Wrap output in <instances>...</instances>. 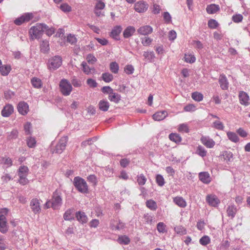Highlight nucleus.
<instances>
[{
	"mask_svg": "<svg viewBox=\"0 0 250 250\" xmlns=\"http://www.w3.org/2000/svg\"><path fill=\"white\" fill-rule=\"evenodd\" d=\"M62 203V200L61 194L56 190L53 193L52 198L45 203V206L47 208H52L53 209H58L61 207Z\"/></svg>",
	"mask_w": 250,
	"mask_h": 250,
	"instance_id": "1",
	"label": "nucleus"
},
{
	"mask_svg": "<svg viewBox=\"0 0 250 250\" xmlns=\"http://www.w3.org/2000/svg\"><path fill=\"white\" fill-rule=\"evenodd\" d=\"M45 27L44 23H36L35 26H32L29 31L30 38L32 40L40 39L43 33V28Z\"/></svg>",
	"mask_w": 250,
	"mask_h": 250,
	"instance_id": "2",
	"label": "nucleus"
},
{
	"mask_svg": "<svg viewBox=\"0 0 250 250\" xmlns=\"http://www.w3.org/2000/svg\"><path fill=\"white\" fill-rule=\"evenodd\" d=\"M74 185L78 190L83 193L88 192V186L86 181L82 178L76 177L74 179Z\"/></svg>",
	"mask_w": 250,
	"mask_h": 250,
	"instance_id": "3",
	"label": "nucleus"
},
{
	"mask_svg": "<svg viewBox=\"0 0 250 250\" xmlns=\"http://www.w3.org/2000/svg\"><path fill=\"white\" fill-rule=\"evenodd\" d=\"M28 168L26 166H21L18 169L19 182L22 185H25L28 183L27 176L28 173Z\"/></svg>",
	"mask_w": 250,
	"mask_h": 250,
	"instance_id": "4",
	"label": "nucleus"
},
{
	"mask_svg": "<svg viewBox=\"0 0 250 250\" xmlns=\"http://www.w3.org/2000/svg\"><path fill=\"white\" fill-rule=\"evenodd\" d=\"M60 90L64 96H68L72 90L71 84L66 80H62L60 83Z\"/></svg>",
	"mask_w": 250,
	"mask_h": 250,
	"instance_id": "5",
	"label": "nucleus"
},
{
	"mask_svg": "<svg viewBox=\"0 0 250 250\" xmlns=\"http://www.w3.org/2000/svg\"><path fill=\"white\" fill-rule=\"evenodd\" d=\"M62 64V59L60 56H55L48 61V67L51 71L58 68Z\"/></svg>",
	"mask_w": 250,
	"mask_h": 250,
	"instance_id": "6",
	"label": "nucleus"
},
{
	"mask_svg": "<svg viewBox=\"0 0 250 250\" xmlns=\"http://www.w3.org/2000/svg\"><path fill=\"white\" fill-rule=\"evenodd\" d=\"M68 141L67 136H64L60 140L59 143L56 146L55 149L53 150V153L61 154L65 149L66 143Z\"/></svg>",
	"mask_w": 250,
	"mask_h": 250,
	"instance_id": "7",
	"label": "nucleus"
},
{
	"mask_svg": "<svg viewBox=\"0 0 250 250\" xmlns=\"http://www.w3.org/2000/svg\"><path fill=\"white\" fill-rule=\"evenodd\" d=\"M148 8V4L146 1L141 0L135 3L134 4V9L138 13L145 12Z\"/></svg>",
	"mask_w": 250,
	"mask_h": 250,
	"instance_id": "8",
	"label": "nucleus"
},
{
	"mask_svg": "<svg viewBox=\"0 0 250 250\" xmlns=\"http://www.w3.org/2000/svg\"><path fill=\"white\" fill-rule=\"evenodd\" d=\"M33 17L32 13H27L16 19L14 21V23L17 25H20L24 22L29 21Z\"/></svg>",
	"mask_w": 250,
	"mask_h": 250,
	"instance_id": "9",
	"label": "nucleus"
},
{
	"mask_svg": "<svg viewBox=\"0 0 250 250\" xmlns=\"http://www.w3.org/2000/svg\"><path fill=\"white\" fill-rule=\"evenodd\" d=\"M206 201L209 205L216 207L220 204V200L214 194H208L206 196Z\"/></svg>",
	"mask_w": 250,
	"mask_h": 250,
	"instance_id": "10",
	"label": "nucleus"
},
{
	"mask_svg": "<svg viewBox=\"0 0 250 250\" xmlns=\"http://www.w3.org/2000/svg\"><path fill=\"white\" fill-rule=\"evenodd\" d=\"M238 97L241 104L246 106L250 104V98L246 92L243 91L239 92Z\"/></svg>",
	"mask_w": 250,
	"mask_h": 250,
	"instance_id": "11",
	"label": "nucleus"
},
{
	"mask_svg": "<svg viewBox=\"0 0 250 250\" xmlns=\"http://www.w3.org/2000/svg\"><path fill=\"white\" fill-rule=\"evenodd\" d=\"M218 82L222 90H227L228 89L229 83L226 76L224 74H222L220 75Z\"/></svg>",
	"mask_w": 250,
	"mask_h": 250,
	"instance_id": "12",
	"label": "nucleus"
},
{
	"mask_svg": "<svg viewBox=\"0 0 250 250\" xmlns=\"http://www.w3.org/2000/svg\"><path fill=\"white\" fill-rule=\"evenodd\" d=\"M17 108L19 112L22 115L27 114L29 111L28 105L24 102H20Z\"/></svg>",
	"mask_w": 250,
	"mask_h": 250,
	"instance_id": "13",
	"label": "nucleus"
},
{
	"mask_svg": "<svg viewBox=\"0 0 250 250\" xmlns=\"http://www.w3.org/2000/svg\"><path fill=\"white\" fill-rule=\"evenodd\" d=\"M202 143L208 148H212L215 144V142L213 139L208 136H202L201 138Z\"/></svg>",
	"mask_w": 250,
	"mask_h": 250,
	"instance_id": "14",
	"label": "nucleus"
},
{
	"mask_svg": "<svg viewBox=\"0 0 250 250\" xmlns=\"http://www.w3.org/2000/svg\"><path fill=\"white\" fill-rule=\"evenodd\" d=\"M32 210L34 213H39L41 210L40 203L37 199H33L30 202Z\"/></svg>",
	"mask_w": 250,
	"mask_h": 250,
	"instance_id": "15",
	"label": "nucleus"
},
{
	"mask_svg": "<svg viewBox=\"0 0 250 250\" xmlns=\"http://www.w3.org/2000/svg\"><path fill=\"white\" fill-rule=\"evenodd\" d=\"M8 231V225L5 216L0 215V231L5 233Z\"/></svg>",
	"mask_w": 250,
	"mask_h": 250,
	"instance_id": "16",
	"label": "nucleus"
},
{
	"mask_svg": "<svg viewBox=\"0 0 250 250\" xmlns=\"http://www.w3.org/2000/svg\"><path fill=\"white\" fill-rule=\"evenodd\" d=\"M14 111L13 106L10 104L5 105L1 111V115L4 117H9Z\"/></svg>",
	"mask_w": 250,
	"mask_h": 250,
	"instance_id": "17",
	"label": "nucleus"
},
{
	"mask_svg": "<svg viewBox=\"0 0 250 250\" xmlns=\"http://www.w3.org/2000/svg\"><path fill=\"white\" fill-rule=\"evenodd\" d=\"M153 31L152 27L150 25H145L140 27L138 29V32L143 35H148L151 34Z\"/></svg>",
	"mask_w": 250,
	"mask_h": 250,
	"instance_id": "18",
	"label": "nucleus"
},
{
	"mask_svg": "<svg viewBox=\"0 0 250 250\" xmlns=\"http://www.w3.org/2000/svg\"><path fill=\"white\" fill-rule=\"evenodd\" d=\"M168 115L167 112L165 111H160L153 115V119L157 121H160L166 118Z\"/></svg>",
	"mask_w": 250,
	"mask_h": 250,
	"instance_id": "19",
	"label": "nucleus"
},
{
	"mask_svg": "<svg viewBox=\"0 0 250 250\" xmlns=\"http://www.w3.org/2000/svg\"><path fill=\"white\" fill-rule=\"evenodd\" d=\"M122 30V28L121 26H115L110 32V36L116 40H119Z\"/></svg>",
	"mask_w": 250,
	"mask_h": 250,
	"instance_id": "20",
	"label": "nucleus"
},
{
	"mask_svg": "<svg viewBox=\"0 0 250 250\" xmlns=\"http://www.w3.org/2000/svg\"><path fill=\"white\" fill-rule=\"evenodd\" d=\"M199 178L204 184H208L211 181L209 174L208 172H201L199 174Z\"/></svg>",
	"mask_w": 250,
	"mask_h": 250,
	"instance_id": "21",
	"label": "nucleus"
},
{
	"mask_svg": "<svg viewBox=\"0 0 250 250\" xmlns=\"http://www.w3.org/2000/svg\"><path fill=\"white\" fill-rule=\"evenodd\" d=\"M81 65L83 67V71L85 74L90 75L96 73V69L94 67H90L86 62H82Z\"/></svg>",
	"mask_w": 250,
	"mask_h": 250,
	"instance_id": "22",
	"label": "nucleus"
},
{
	"mask_svg": "<svg viewBox=\"0 0 250 250\" xmlns=\"http://www.w3.org/2000/svg\"><path fill=\"white\" fill-rule=\"evenodd\" d=\"M76 217L77 220L82 223H86L87 221V217L85 213L81 211H78L76 213Z\"/></svg>",
	"mask_w": 250,
	"mask_h": 250,
	"instance_id": "23",
	"label": "nucleus"
},
{
	"mask_svg": "<svg viewBox=\"0 0 250 250\" xmlns=\"http://www.w3.org/2000/svg\"><path fill=\"white\" fill-rule=\"evenodd\" d=\"M174 203L181 208H185L187 206V202L182 197H176L173 199Z\"/></svg>",
	"mask_w": 250,
	"mask_h": 250,
	"instance_id": "24",
	"label": "nucleus"
},
{
	"mask_svg": "<svg viewBox=\"0 0 250 250\" xmlns=\"http://www.w3.org/2000/svg\"><path fill=\"white\" fill-rule=\"evenodd\" d=\"M220 9L219 6L218 5L215 4H211L208 5L206 8V10L208 13L209 14H213L216 13Z\"/></svg>",
	"mask_w": 250,
	"mask_h": 250,
	"instance_id": "25",
	"label": "nucleus"
},
{
	"mask_svg": "<svg viewBox=\"0 0 250 250\" xmlns=\"http://www.w3.org/2000/svg\"><path fill=\"white\" fill-rule=\"evenodd\" d=\"M74 209L73 208H69L65 211L63 214V219L65 220H71L74 219L73 213Z\"/></svg>",
	"mask_w": 250,
	"mask_h": 250,
	"instance_id": "26",
	"label": "nucleus"
},
{
	"mask_svg": "<svg viewBox=\"0 0 250 250\" xmlns=\"http://www.w3.org/2000/svg\"><path fill=\"white\" fill-rule=\"evenodd\" d=\"M99 108L103 111H106L109 107V104L107 101L101 100L99 103Z\"/></svg>",
	"mask_w": 250,
	"mask_h": 250,
	"instance_id": "27",
	"label": "nucleus"
},
{
	"mask_svg": "<svg viewBox=\"0 0 250 250\" xmlns=\"http://www.w3.org/2000/svg\"><path fill=\"white\" fill-rule=\"evenodd\" d=\"M31 83L34 88H40L42 86V83L41 80L37 77H33L31 80Z\"/></svg>",
	"mask_w": 250,
	"mask_h": 250,
	"instance_id": "28",
	"label": "nucleus"
},
{
	"mask_svg": "<svg viewBox=\"0 0 250 250\" xmlns=\"http://www.w3.org/2000/svg\"><path fill=\"white\" fill-rule=\"evenodd\" d=\"M11 70V66L8 64L1 65L0 67V73L2 76L8 75Z\"/></svg>",
	"mask_w": 250,
	"mask_h": 250,
	"instance_id": "29",
	"label": "nucleus"
},
{
	"mask_svg": "<svg viewBox=\"0 0 250 250\" xmlns=\"http://www.w3.org/2000/svg\"><path fill=\"white\" fill-rule=\"evenodd\" d=\"M169 139L176 143H179L180 142H181L182 141V138L180 136V135L177 133H170L169 135Z\"/></svg>",
	"mask_w": 250,
	"mask_h": 250,
	"instance_id": "30",
	"label": "nucleus"
},
{
	"mask_svg": "<svg viewBox=\"0 0 250 250\" xmlns=\"http://www.w3.org/2000/svg\"><path fill=\"white\" fill-rule=\"evenodd\" d=\"M237 212V209L234 205L229 206L227 209L228 215L233 218Z\"/></svg>",
	"mask_w": 250,
	"mask_h": 250,
	"instance_id": "31",
	"label": "nucleus"
},
{
	"mask_svg": "<svg viewBox=\"0 0 250 250\" xmlns=\"http://www.w3.org/2000/svg\"><path fill=\"white\" fill-rule=\"evenodd\" d=\"M108 99L111 102L118 103L121 99L119 94L113 92L110 95H108Z\"/></svg>",
	"mask_w": 250,
	"mask_h": 250,
	"instance_id": "32",
	"label": "nucleus"
},
{
	"mask_svg": "<svg viewBox=\"0 0 250 250\" xmlns=\"http://www.w3.org/2000/svg\"><path fill=\"white\" fill-rule=\"evenodd\" d=\"M212 127L219 130H223L225 128V126L223 123L219 120L214 121L212 123Z\"/></svg>",
	"mask_w": 250,
	"mask_h": 250,
	"instance_id": "33",
	"label": "nucleus"
},
{
	"mask_svg": "<svg viewBox=\"0 0 250 250\" xmlns=\"http://www.w3.org/2000/svg\"><path fill=\"white\" fill-rule=\"evenodd\" d=\"M143 56L146 61L151 62L154 61L155 58V55L153 52H145Z\"/></svg>",
	"mask_w": 250,
	"mask_h": 250,
	"instance_id": "34",
	"label": "nucleus"
},
{
	"mask_svg": "<svg viewBox=\"0 0 250 250\" xmlns=\"http://www.w3.org/2000/svg\"><path fill=\"white\" fill-rule=\"evenodd\" d=\"M227 135L229 139L231 141L234 143H237L239 141V138L235 133L229 131L227 132Z\"/></svg>",
	"mask_w": 250,
	"mask_h": 250,
	"instance_id": "35",
	"label": "nucleus"
},
{
	"mask_svg": "<svg viewBox=\"0 0 250 250\" xmlns=\"http://www.w3.org/2000/svg\"><path fill=\"white\" fill-rule=\"evenodd\" d=\"M184 60L188 63H192L195 62L196 58L192 54H185Z\"/></svg>",
	"mask_w": 250,
	"mask_h": 250,
	"instance_id": "36",
	"label": "nucleus"
},
{
	"mask_svg": "<svg viewBox=\"0 0 250 250\" xmlns=\"http://www.w3.org/2000/svg\"><path fill=\"white\" fill-rule=\"evenodd\" d=\"M146 206L151 210H155L157 208L156 203L152 200H147L146 202Z\"/></svg>",
	"mask_w": 250,
	"mask_h": 250,
	"instance_id": "37",
	"label": "nucleus"
},
{
	"mask_svg": "<svg viewBox=\"0 0 250 250\" xmlns=\"http://www.w3.org/2000/svg\"><path fill=\"white\" fill-rule=\"evenodd\" d=\"M102 78L103 80L106 83H109L113 79V75L108 72L103 73Z\"/></svg>",
	"mask_w": 250,
	"mask_h": 250,
	"instance_id": "38",
	"label": "nucleus"
},
{
	"mask_svg": "<svg viewBox=\"0 0 250 250\" xmlns=\"http://www.w3.org/2000/svg\"><path fill=\"white\" fill-rule=\"evenodd\" d=\"M146 178L143 174H140L137 176V182L139 185L143 186L146 184Z\"/></svg>",
	"mask_w": 250,
	"mask_h": 250,
	"instance_id": "39",
	"label": "nucleus"
},
{
	"mask_svg": "<svg viewBox=\"0 0 250 250\" xmlns=\"http://www.w3.org/2000/svg\"><path fill=\"white\" fill-rule=\"evenodd\" d=\"M196 153L200 156L204 157L207 155V151L204 147L201 146H199L197 148Z\"/></svg>",
	"mask_w": 250,
	"mask_h": 250,
	"instance_id": "40",
	"label": "nucleus"
},
{
	"mask_svg": "<svg viewBox=\"0 0 250 250\" xmlns=\"http://www.w3.org/2000/svg\"><path fill=\"white\" fill-rule=\"evenodd\" d=\"M174 231L177 234L180 235H183L187 233V230L181 226L175 227Z\"/></svg>",
	"mask_w": 250,
	"mask_h": 250,
	"instance_id": "41",
	"label": "nucleus"
},
{
	"mask_svg": "<svg viewBox=\"0 0 250 250\" xmlns=\"http://www.w3.org/2000/svg\"><path fill=\"white\" fill-rule=\"evenodd\" d=\"M19 132L17 129H13L7 133V138L8 140L15 139L18 136Z\"/></svg>",
	"mask_w": 250,
	"mask_h": 250,
	"instance_id": "42",
	"label": "nucleus"
},
{
	"mask_svg": "<svg viewBox=\"0 0 250 250\" xmlns=\"http://www.w3.org/2000/svg\"><path fill=\"white\" fill-rule=\"evenodd\" d=\"M223 156L224 161L227 163L231 162L233 160V155L230 152L226 151L224 153Z\"/></svg>",
	"mask_w": 250,
	"mask_h": 250,
	"instance_id": "43",
	"label": "nucleus"
},
{
	"mask_svg": "<svg viewBox=\"0 0 250 250\" xmlns=\"http://www.w3.org/2000/svg\"><path fill=\"white\" fill-rule=\"evenodd\" d=\"M210 242V239L209 236L204 235L201 237L199 240V243L202 246H206L209 244Z\"/></svg>",
	"mask_w": 250,
	"mask_h": 250,
	"instance_id": "44",
	"label": "nucleus"
},
{
	"mask_svg": "<svg viewBox=\"0 0 250 250\" xmlns=\"http://www.w3.org/2000/svg\"><path fill=\"white\" fill-rule=\"evenodd\" d=\"M110 71L114 73L117 74L118 72L119 67L118 63L116 62H112L109 65Z\"/></svg>",
	"mask_w": 250,
	"mask_h": 250,
	"instance_id": "45",
	"label": "nucleus"
},
{
	"mask_svg": "<svg viewBox=\"0 0 250 250\" xmlns=\"http://www.w3.org/2000/svg\"><path fill=\"white\" fill-rule=\"evenodd\" d=\"M191 97L194 100L197 102L201 101L203 99V94L198 92L192 93Z\"/></svg>",
	"mask_w": 250,
	"mask_h": 250,
	"instance_id": "46",
	"label": "nucleus"
},
{
	"mask_svg": "<svg viewBox=\"0 0 250 250\" xmlns=\"http://www.w3.org/2000/svg\"><path fill=\"white\" fill-rule=\"evenodd\" d=\"M157 229L160 233H164L167 232L166 225L163 222H159L158 223Z\"/></svg>",
	"mask_w": 250,
	"mask_h": 250,
	"instance_id": "47",
	"label": "nucleus"
},
{
	"mask_svg": "<svg viewBox=\"0 0 250 250\" xmlns=\"http://www.w3.org/2000/svg\"><path fill=\"white\" fill-rule=\"evenodd\" d=\"M178 130L181 132L188 133L189 127L187 124H181L179 125Z\"/></svg>",
	"mask_w": 250,
	"mask_h": 250,
	"instance_id": "48",
	"label": "nucleus"
},
{
	"mask_svg": "<svg viewBox=\"0 0 250 250\" xmlns=\"http://www.w3.org/2000/svg\"><path fill=\"white\" fill-rule=\"evenodd\" d=\"M27 145L30 148L34 147L36 144V141L35 138L29 137L26 140Z\"/></svg>",
	"mask_w": 250,
	"mask_h": 250,
	"instance_id": "49",
	"label": "nucleus"
},
{
	"mask_svg": "<svg viewBox=\"0 0 250 250\" xmlns=\"http://www.w3.org/2000/svg\"><path fill=\"white\" fill-rule=\"evenodd\" d=\"M164 21L167 24L170 23L172 21V18L168 12H165L163 14Z\"/></svg>",
	"mask_w": 250,
	"mask_h": 250,
	"instance_id": "50",
	"label": "nucleus"
},
{
	"mask_svg": "<svg viewBox=\"0 0 250 250\" xmlns=\"http://www.w3.org/2000/svg\"><path fill=\"white\" fill-rule=\"evenodd\" d=\"M24 130L26 135H30L32 133V125L30 122H27L24 124Z\"/></svg>",
	"mask_w": 250,
	"mask_h": 250,
	"instance_id": "51",
	"label": "nucleus"
},
{
	"mask_svg": "<svg viewBox=\"0 0 250 250\" xmlns=\"http://www.w3.org/2000/svg\"><path fill=\"white\" fill-rule=\"evenodd\" d=\"M44 25H45V27L43 28V32H45V33L47 36H51L55 33V29L54 28H49L45 24H44Z\"/></svg>",
	"mask_w": 250,
	"mask_h": 250,
	"instance_id": "52",
	"label": "nucleus"
},
{
	"mask_svg": "<svg viewBox=\"0 0 250 250\" xmlns=\"http://www.w3.org/2000/svg\"><path fill=\"white\" fill-rule=\"evenodd\" d=\"M156 181L158 186L160 187L163 186L165 183L164 177L160 174L157 175Z\"/></svg>",
	"mask_w": 250,
	"mask_h": 250,
	"instance_id": "53",
	"label": "nucleus"
},
{
	"mask_svg": "<svg viewBox=\"0 0 250 250\" xmlns=\"http://www.w3.org/2000/svg\"><path fill=\"white\" fill-rule=\"evenodd\" d=\"M67 42L71 44H74L77 42V39L75 35L69 34L67 37Z\"/></svg>",
	"mask_w": 250,
	"mask_h": 250,
	"instance_id": "54",
	"label": "nucleus"
},
{
	"mask_svg": "<svg viewBox=\"0 0 250 250\" xmlns=\"http://www.w3.org/2000/svg\"><path fill=\"white\" fill-rule=\"evenodd\" d=\"M135 29L134 27L129 26L126 28V38L131 36L135 32Z\"/></svg>",
	"mask_w": 250,
	"mask_h": 250,
	"instance_id": "55",
	"label": "nucleus"
},
{
	"mask_svg": "<svg viewBox=\"0 0 250 250\" xmlns=\"http://www.w3.org/2000/svg\"><path fill=\"white\" fill-rule=\"evenodd\" d=\"M41 49L42 52H45L49 50V42L46 41H42L41 45Z\"/></svg>",
	"mask_w": 250,
	"mask_h": 250,
	"instance_id": "56",
	"label": "nucleus"
},
{
	"mask_svg": "<svg viewBox=\"0 0 250 250\" xmlns=\"http://www.w3.org/2000/svg\"><path fill=\"white\" fill-rule=\"evenodd\" d=\"M60 8L64 12H69L71 11V7L67 3H62L60 6Z\"/></svg>",
	"mask_w": 250,
	"mask_h": 250,
	"instance_id": "57",
	"label": "nucleus"
},
{
	"mask_svg": "<svg viewBox=\"0 0 250 250\" xmlns=\"http://www.w3.org/2000/svg\"><path fill=\"white\" fill-rule=\"evenodd\" d=\"M208 24L209 28L215 29L218 26V23L216 20L211 19L208 21Z\"/></svg>",
	"mask_w": 250,
	"mask_h": 250,
	"instance_id": "58",
	"label": "nucleus"
},
{
	"mask_svg": "<svg viewBox=\"0 0 250 250\" xmlns=\"http://www.w3.org/2000/svg\"><path fill=\"white\" fill-rule=\"evenodd\" d=\"M152 40L148 37L141 38V42L144 46H148L151 42Z\"/></svg>",
	"mask_w": 250,
	"mask_h": 250,
	"instance_id": "59",
	"label": "nucleus"
},
{
	"mask_svg": "<svg viewBox=\"0 0 250 250\" xmlns=\"http://www.w3.org/2000/svg\"><path fill=\"white\" fill-rule=\"evenodd\" d=\"M243 19V17L241 14H236L232 16V21L236 23H239L241 22Z\"/></svg>",
	"mask_w": 250,
	"mask_h": 250,
	"instance_id": "60",
	"label": "nucleus"
},
{
	"mask_svg": "<svg viewBox=\"0 0 250 250\" xmlns=\"http://www.w3.org/2000/svg\"><path fill=\"white\" fill-rule=\"evenodd\" d=\"M144 218L145 221L147 224H151L153 222V217L148 213L144 214Z\"/></svg>",
	"mask_w": 250,
	"mask_h": 250,
	"instance_id": "61",
	"label": "nucleus"
},
{
	"mask_svg": "<svg viewBox=\"0 0 250 250\" xmlns=\"http://www.w3.org/2000/svg\"><path fill=\"white\" fill-rule=\"evenodd\" d=\"M161 10L160 6L157 4H154L152 7V12L154 14H158Z\"/></svg>",
	"mask_w": 250,
	"mask_h": 250,
	"instance_id": "62",
	"label": "nucleus"
},
{
	"mask_svg": "<svg viewBox=\"0 0 250 250\" xmlns=\"http://www.w3.org/2000/svg\"><path fill=\"white\" fill-rule=\"evenodd\" d=\"M87 61L91 64H94L96 61V58L91 54H88L86 57Z\"/></svg>",
	"mask_w": 250,
	"mask_h": 250,
	"instance_id": "63",
	"label": "nucleus"
},
{
	"mask_svg": "<svg viewBox=\"0 0 250 250\" xmlns=\"http://www.w3.org/2000/svg\"><path fill=\"white\" fill-rule=\"evenodd\" d=\"M88 181L92 183L93 185H96L97 183V179L95 175H90L87 177Z\"/></svg>",
	"mask_w": 250,
	"mask_h": 250,
	"instance_id": "64",
	"label": "nucleus"
}]
</instances>
